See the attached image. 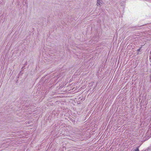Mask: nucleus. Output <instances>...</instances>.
<instances>
[{
    "label": "nucleus",
    "instance_id": "obj_1",
    "mask_svg": "<svg viewBox=\"0 0 151 151\" xmlns=\"http://www.w3.org/2000/svg\"><path fill=\"white\" fill-rule=\"evenodd\" d=\"M102 0H97V6H99L101 4H102Z\"/></svg>",
    "mask_w": 151,
    "mask_h": 151
},
{
    "label": "nucleus",
    "instance_id": "obj_2",
    "mask_svg": "<svg viewBox=\"0 0 151 151\" xmlns=\"http://www.w3.org/2000/svg\"><path fill=\"white\" fill-rule=\"evenodd\" d=\"M139 147H137V148L135 149L134 151H139Z\"/></svg>",
    "mask_w": 151,
    "mask_h": 151
},
{
    "label": "nucleus",
    "instance_id": "obj_3",
    "mask_svg": "<svg viewBox=\"0 0 151 151\" xmlns=\"http://www.w3.org/2000/svg\"><path fill=\"white\" fill-rule=\"evenodd\" d=\"M140 50V49H138V51H139Z\"/></svg>",
    "mask_w": 151,
    "mask_h": 151
}]
</instances>
